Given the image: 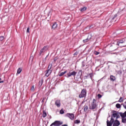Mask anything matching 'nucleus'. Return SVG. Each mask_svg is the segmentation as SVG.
<instances>
[{"label": "nucleus", "mask_w": 126, "mask_h": 126, "mask_svg": "<svg viewBox=\"0 0 126 126\" xmlns=\"http://www.w3.org/2000/svg\"><path fill=\"white\" fill-rule=\"evenodd\" d=\"M120 115L122 117V123H126V111L124 113H118L117 111H114L113 112V113L112 114V116L111 117V122L114 123L115 122V118H116V120L117 119H119L120 118Z\"/></svg>", "instance_id": "nucleus-1"}, {"label": "nucleus", "mask_w": 126, "mask_h": 126, "mask_svg": "<svg viewBox=\"0 0 126 126\" xmlns=\"http://www.w3.org/2000/svg\"><path fill=\"white\" fill-rule=\"evenodd\" d=\"M89 109L93 110V111H96L97 110V104H96V100L93 99V102L89 105Z\"/></svg>", "instance_id": "nucleus-2"}, {"label": "nucleus", "mask_w": 126, "mask_h": 126, "mask_svg": "<svg viewBox=\"0 0 126 126\" xmlns=\"http://www.w3.org/2000/svg\"><path fill=\"white\" fill-rule=\"evenodd\" d=\"M79 98H83L86 97V90L83 89L81 91V94L79 95Z\"/></svg>", "instance_id": "nucleus-3"}, {"label": "nucleus", "mask_w": 126, "mask_h": 126, "mask_svg": "<svg viewBox=\"0 0 126 126\" xmlns=\"http://www.w3.org/2000/svg\"><path fill=\"white\" fill-rule=\"evenodd\" d=\"M77 72H76L75 71H70L68 73H67V77H70V76H75L77 74Z\"/></svg>", "instance_id": "nucleus-4"}, {"label": "nucleus", "mask_w": 126, "mask_h": 126, "mask_svg": "<svg viewBox=\"0 0 126 126\" xmlns=\"http://www.w3.org/2000/svg\"><path fill=\"white\" fill-rule=\"evenodd\" d=\"M48 50V47L47 46H44L42 49H41L39 52V56H42L43 55L44 53L46 52V51Z\"/></svg>", "instance_id": "nucleus-5"}, {"label": "nucleus", "mask_w": 126, "mask_h": 126, "mask_svg": "<svg viewBox=\"0 0 126 126\" xmlns=\"http://www.w3.org/2000/svg\"><path fill=\"white\" fill-rule=\"evenodd\" d=\"M61 125H63V123H61L60 121H55L53 123H52L50 126H59Z\"/></svg>", "instance_id": "nucleus-6"}, {"label": "nucleus", "mask_w": 126, "mask_h": 126, "mask_svg": "<svg viewBox=\"0 0 126 126\" xmlns=\"http://www.w3.org/2000/svg\"><path fill=\"white\" fill-rule=\"evenodd\" d=\"M66 117H68L70 120H74V115L72 113H67L66 114Z\"/></svg>", "instance_id": "nucleus-7"}, {"label": "nucleus", "mask_w": 126, "mask_h": 126, "mask_svg": "<svg viewBox=\"0 0 126 126\" xmlns=\"http://www.w3.org/2000/svg\"><path fill=\"white\" fill-rule=\"evenodd\" d=\"M45 76H47V77L50 76L51 73H52V70L48 69L45 71Z\"/></svg>", "instance_id": "nucleus-8"}, {"label": "nucleus", "mask_w": 126, "mask_h": 126, "mask_svg": "<svg viewBox=\"0 0 126 126\" xmlns=\"http://www.w3.org/2000/svg\"><path fill=\"white\" fill-rule=\"evenodd\" d=\"M113 123V126H118L120 125V121H118V120H116Z\"/></svg>", "instance_id": "nucleus-9"}, {"label": "nucleus", "mask_w": 126, "mask_h": 126, "mask_svg": "<svg viewBox=\"0 0 126 126\" xmlns=\"http://www.w3.org/2000/svg\"><path fill=\"white\" fill-rule=\"evenodd\" d=\"M55 105L58 107H61V101L60 100H57L55 102Z\"/></svg>", "instance_id": "nucleus-10"}, {"label": "nucleus", "mask_w": 126, "mask_h": 126, "mask_svg": "<svg viewBox=\"0 0 126 126\" xmlns=\"http://www.w3.org/2000/svg\"><path fill=\"white\" fill-rule=\"evenodd\" d=\"M58 27V24H57V23H54L53 25H52V29H56V28H57Z\"/></svg>", "instance_id": "nucleus-11"}, {"label": "nucleus", "mask_w": 126, "mask_h": 126, "mask_svg": "<svg viewBox=\"0 0 126 126\" xmlns=\"http://www.w3.org/2000/svg\"><path fill=\"white\" fill-rule=\"evenodd\" d=\"M114 124V122H111V120L109 122V120L107 121V126H112V125Z\"/></svg>", "instance_id": "nucleus-12"}, {"label": "nucleus", "mask_w": 126, "mask_h": 126, "mask_svg": "<svg viewBox=\"0 0 126 126\" xmlns=\"http://www.w3.org/2000/svg\"><path fill=\"white\" fill-rule=\"evenodd\" d=\"M110 80L111 81H115L116 80V77H115L113 75H111L110 76Z\"/></svg>", "instance_id": "nucleus-13"}, {"label": "nucleus", "mask_w": 126, "mask_h": 126, "mask_svg": "<svg viewBox=\"0 0 126 126\" xmlns=\"http://www.w3.org/2000/svg\"><path fill=\"white\" fill-rule=\"evenodd\" d=\"M124 43H125V40L123 39V40H120L119 42H118L117 43V45H118V46H120V44H123Z\"/></svg>", "instance_id": "nucleus-14"}, {"label": "nucleus", "mask_w": 126, "mask_h": 126, "mask_svg": "<svg viewBox=\"0 0 126 126\" xmlns=\"http://www.w3.org/2000/svg\"><path fill=\"white\" fill-rule=\"evenodd\" d=\"M84 112H87V111H88V106L85 105L84 106Z\"/></svg>", "instance_id": "nucleus-15"}, {"label": "nucleus", "mask_w": 126, "mask_h": 126, "mask_svg": "<svg viewBox=\"0 0 126 126\" xmlns=\"http://www.w3.org/2000/svg\"><path fill=\"white\" fill-rule=\"evenodd\" d=\"M87 8H86V7H84L83 8H81L80 9V11L82 12H83V11H85V10H86Z\"/></svg>", "instance_id": "nucleus-16"}, {"label": "nucleus", "mask_w": 126, "mask_h": 126, "mask_svg": "<svg viewBox=\"0 0 126 126\" xmlns=\"http://www.w3.org/2000/svg\"><path fill=\"white\" fill-rule=\"evenodd\" d=\"M65 73H66V71L62 72L60 74L59 76H63V75H64V74H65Z\"/></svg>", "instance_id": "nucleus-17"}, {"label": "nucleus", "mask_w": 126, "mask_h": 126, "mask_svg": "<svg viewBox=\"0 0 126 126\" xmlns=\"http://www.w3.org/2000/svg\"><path fill=\"white\" fill-rule=\"evenodd\" d=\"M42 85H43V79H42L41 81H39V87H41V86H42Z\"/></svg>", "instance_id": "nucleus-18"}, {"label": "nucleus", "mask_w": 126, "mask_h": 126, "mask_svg": "<svg viewBox=\"0 0 126 126\" xmlns=\"http://www.w3.org/2000/svg\"><path fill=\"white\" fill-rule=\"evenodd\" d=\"M3 40H4V36H0V42H2Z\"/></svg>", "instance_id": "nucleus-19"}, {"label": "nucleus", "mask_w": 126, "mask_h": 126, "mask_svg": "<svg viewBox=\"0 0 126 126\" xmlns=\"http://www.w3.org/2000/svg\"><path fill=\"white\" fill-rule=\"evenodd\" d=\"M21 71H22V69H21V68H19L17 70V73L19 74V73H21Z\"/></svg>", "instance_id": "nucleus-20"}, {"label": "nucleus", "mask_w": 126, "mask_h": 126, "mask_svg": "<svg viewBox=\"0 0 126 126\" xmlns=\"http://www.w3.org/2000/svg\"><path fill=\"white\" fill-rule=\"evenodd\" d=\"M89 76H90V77L91 78V79H92V77H93V73H90L89 75H88V76H86V77Z\"/></svg>", "instance_id": "nucleus-21"}, {"label": "nucleus", "mask_w": 126, "mask_h": 126, "mask_svg": "<svg viewBox=\"0 0 126 126\" xmlns=\"http://www.w3.org/2000/svg\"><path fill=\"white\" fill-rule=\"evenodd\" d=\"M42 116L43 118H46V117H47V113H46L45 111H43Z\"/></svg>", "instance_id": "nucleus-22"}, {"label": "nucleus", "mask_w": 126, "mask_h": 126, "mask_svg": "<svg viewBox=\"0 0 126 126\" xmlns=\"http://www.w3.org/2000/svg\"><path fill=\"white\" fill-rule=\"evenodd\" d=\"M116 108H117L118 109H120V108H121V104L117 103L116 105Z\"/></svg>", "instance_id": "nucleus-23"}, {"label": "nucleus", "mask_w": 126, "mask_h": 126, "mask_svg": "<svg viewBox=\"0 0 126 126\" xmlns=\"http://www.w3.org/2000/svg\"><path fill=\"white\" fill-rule=\"evenodd\" d=\"M89 41V39L87 38V39H86L83 40V42L84 43H86V42H88Z\"/></svg>", "instance_id": "nucleus-24"}, {"label": "nucleus", "mask_w": 126, "mask_h": 126, "mask_svg": "<svg viewBox=\"0 0 126 126\" xmlns=\"http://www.w3.org/2000/svg\"><path fill=\"white\" fill-rule=\"evenodd\" d=\"M60 113L61 114V115L64 114V111H63V109L60 110Z\"/></svg>", "instance_id": "nucleus-25"}, {"label": "nucleus", "mask_w": 126, "mask_h": 126, "mask_svg": "<svg viewBox=\"0 0 126 126\" xmlns=\"http://www.w3.org/2000/svg\"><path fill=\"white\" fill-rule=\"evenodd\" d=\"M75 124H80V120H76L74 122Z\"/></svg>", "instance_id": "nucleus-26"}, {"label": "nucleus", "mask_w": 126, "mask_h": 126, "mask_svg": "<svg viewBox=\"0 0 126 126\" xmlns=\"http://www.w3.org/2000/svg\"><path fill=\"white\" fill-rule=\"evenodd\" d=\"M123 101H124V99L123 98V97H121L119 99V102H123Z\"/></svg>", "instance_id": "nucleus-27"}, {"label": "nucleus", "mask_w": 126, "mask_h": 126, "mask_svg": "<svg viewBox=\"0 0 126 126\" xmlns=\"http://www.w3.org/2000/svg\"><path fill=\"white\" fill-rule=\"evenodd\" d=\"M31 91H34V90H35V88L34 87V86H32L31 89Z\"/></svg>", "instance_id": "nucleus-28"}, {"label": "nucleus", "mask_w": 126, "mask_h": 126, "mask_svg": "<svg viewBox=\"0 0 126 126\" xmlns=\"http://www.w3.org/2000/svg\"><path fill=\"white\" fill-rule=\"evenodd\" d=\"M99 54H100V53L99 52H97V51H94V55H99Z\"/></svg>", "instance_id": "nucleus-29"}, {"label": "nucleus", "mask_w": 126, "mask_h": 126, "mask_svg": "<svg viewBox=\"0 0 126 126\" xmlns=\"http://www.w3.org/2000/svg\"><path fill=\"white\" fill-rule=\"evenodd\" d=\"M94 27H95V25H93L90 26V29H92V28H94Z\"/></svg>", "instance_id": "nucleus-30"}, {"label": "nucleus", "mask_w": 126, "mask_h": 126, "mask_svg": "<svg viewBox=\"0 0 126 126\" xmlns=\"http://www.w3.org/2000/svg\"><path fill=\"white\" fill-rule=\"evenodd\" d=\"M51 68H52V64H50L48 66V69H50L51 70Z\"/></svg>", "instance_id": "nucleus-31"}, {"label": "nucleus", "mask_w": 126, "mask_h": 126, "mask_svg": "<svg viewBox=\"0 0 126 126\" xmlns=\"http://www.w3.org/2000/svg\"><path fill=\"white\" fill-rule=\"evenodd\" d=\"M77 55H78V52L77 51L74 53V56H77Z\"/></svg>", "instance_id": "nucleus-32"}, {"label": "nucleus", "mask_w": 126, "mask_h": 126, "mask_svg": "<svg viewBox=\"0 0 126 126\" xmlns=\"http://www.w3.org/2000/svg\"><path fill=\"white\" fill-rule=\"evenodd\" d=\"M117 16H118V15L117 14H115L114 15V17L112 18V20H114V19H115V17H117Z\"/></svg>", "instance_id": "nucleus-33"}, {"label": "nucleus", "mask_w": 126, "mask_h": 126, "mask_svg": "<svg viewBox=\"0 0 126 126\" xmlns=\"http://www.w3.org/2000/svg\"><path fill=\"white\" fill-rule=\"evenodd\" d=\"M30 28H27V33H29V30H30Z\"/></svg>", "instance_id": "nucleus-34"}, {"label": "nucleus", "mask_w": 126, "mask_h": 126, "mask_svg": "<svg viewBox=\"0 0 126 126\" xmlns=\"http://www.w3.org/2000/svg\"><path fill=\"white\" fill-rule=\"evenodd\" d=\"M97 96H98V98H101L102 97V95L101 94H98L97 95Z\"/></svg>", "instance_id": "nucleus-35"}]
</instances>
